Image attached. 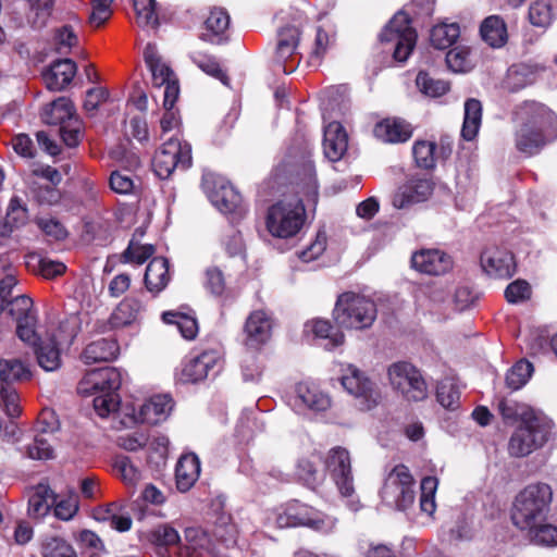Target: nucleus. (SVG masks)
Returning <instances> with one entry per match:
<instances>
[{"mask_svg":"<svg viewBox=\"0 0 557 557\" xmlns=\"http://www.w3.org/2000/svg\"><path fill=\"white\" fill-rule=\"evenodd\" d=\"M376 315V304L369 297L355 292L339 294L332 311L336 326L347 331L370 329Z\"/></svg>","mask_w":557,"mask_h":557,"instance_id":"obj_1","label":"nucleus"},{"mask_svg":"<svg viewBox=\"0 0 557 557\" xmlns=\"http://www.w3.org/2000/svg\"><path fill=\"white\" fill-rule=\"evenodd\" d=\"M554 422L542 412L520 423L508 442V454L515 458L527 457L542 448L550 438Z\"/></svg>","mask_w":557,"mask_h":557,"instance_id":"obj_2","label":"nucleus"},{"mask_svg":"<svg viewBox=\"0 0 557 557\" xmlns=\"http://www.w3.org/2000/svg\"><path fill=\"white\" fill-rule=\"evenodd\" d=\"M552 499V490H521L510 511L513 525L524 531L536 522L545 521Z\"/></svg>","mask_w":557,"mask_h":557,"instance_id":"obj_3","label":"nucleus"},{"mask_svg":"<svg viewBox=\"0 0 557 557\" xmlns=\"http://www.w3.org/2000/svg\"><path fill=\"white\" fill-rule=\"evenodd\" d=\"M306 221L304 199L278 200L268 209L265 225L269 233L277 238L296 236Z\"/></svg>","mask_w":557,"mask_h":557,"instance_id":"obj_4","label":"nucleus"},{"mask_svg":"<svg viewBox=\"0 0 557 557\" xmlns=\"http://www.w3.org/2000/svg\"><path fill=\"white\" fill-rule=\"evenodd\" d=\"M410 16L404 12H397L380 34L382 44H392L393 58L397 62H405L412 53L418 34L411 26Z\"/></svg>","mask_w":557,"mask_h":557,"instance_id":"obj_5","label":"nucleus"},{"mask_svg":"<svg viewBox=\"0 0 557 557\" xmlns=\"http://www.w3.org/2000/svg\"><path fill=\"white\" fill-rule=\"evenodd\" d=\"M341 384L354 397L355 406L361 411L376 408L382 400L377 384L354 364H348L344 370Z\"/></svg>","mask_w":557,"mask_h":557,"instance_id":"obj_6","label":"nucleus"},{"mask_svg":"<svg viewBox=\"0 0 557 557\" xmlns=\"http://www.w3.org/2000/svg\"><path fill=\"white\" fill-rule=\"evenodd\" d=\"M391 385L408 401H422L428 397V384L421 371L408 361L394 362L387 370Z\"/></svg>","mask_w":557,"mask_h":557,"instance_id":"obj_7","label":"nucleus"},{"mask_svg":"<svg viewBox=\"0 0 557 557\" xmlns=\"http://www.w3.org/2000/svg\"><path fill=\"white\" fill-rule=\"evenodd\" d=\"M193 163L191 146L178 138H170L154 153L152 170L161 178H169L176 169L187 170Z\"/></svg>","mask_w":557,"mask_h":557,"instance_id":"obj_8","label":"nucleus"},{"mask_svg":"<svg viewBox=\"0 0 557 557\" xmlns=\"http://www.w3.org/2000/svg\"><path fill=\"white\" fill-rule=\"evenodd\" d=\"M435 182L424 174L409 175L393 196V206L398 209L409 208L426 201L433 194Z\"/></svg>","mask_w":557,"mask_h":557,"instance_id":"obj_9","label":"nucleus"},{"mask_svg":"<svg viewBox=\"0 0 557 557\" xmlns=\"http://www.w3.org/2000/svg\"><path fill=\"white\" fill-rule=\"evenodd\" d=\"M482 271L490 277L509 280L517 273L515 255L499 246H486L480 253Z\"/></svg>","mask_w":557,"mask_h":557,"instance_id":"obj_10","label":"nucleus"},{"mask_svg":"<svg viewBox=\"0 0 557 557\" xmlns=\"http://www.w3.org/2000/svg\"><path fill=\"white\" fill-rule=\"evenodd\" d=\"M221 355L215 349H206L186 359L183 363L180 380L184 383H198L206 380L219 364Z\"/></svg>","mask_w":557,"mask_h":557,"instance_id":"obj_11","label":"nucleus"},{"mask_svg":"<svg viewBox=\"0 0 557 557\" xmlns=\"http://www.w3.org/2000/svg\"><path fill=\"white\" fill-rule=\"evenodd\" d=\"M272 319L263 310L252 311L244 325V345L259 351L272 336Z\"/></svg>","mask_w":557,"mask_h":557,"instance_id":"obj_12","label":"nucleus"},{"mask_svg":"<svg viewBox=\"0 0 557 557\" xmlns=\"http://www.w3.org/2000/svg\"><path fill=\"white\" fill-rule=\"evenodd\" d=\"M122 385L121 372L113 367H103L88 372L79 384L82 393H117Z\"/></svg>","mask_w":557,"mask_h":557,"instance_id":"obj_13","label":"nucleus"},{"mask_svg":"<svg viewBox=\"0 0 557 557\" xmlns=\"http://www.w3.org/2000/svg\"><path fill=\"white\" fill-rule=\"evenodd\" d=\"M451 257L440 249H421L411 257V267L428 275H443L453 269Z\"/></svg>","mask_w":557,"mask_h":557,"instance_id":"obj_14","label":"nucleus"},{"mask_svg":"<svg viewBox=\"0 0 557 557\" xmlns=\"http://www.w3.org/2000/svg\"><path fill=\"white\" fill-rule=\"evenodd\" d=\"M231 16L224 8L214 7L203 22L200 39L211 45H225L230 41Z\"/></svg>","mask_w":557,"mask_h":557,"instance_id":"obj_15","label":"nucleus"},{"mask_svg":"<svg viewBox=\"0 0 557 557\" xmlns=\"http://www.w3.org/2000/svg\"><path fill=\"white\" fill-rule=\"evenodd\" d=\"M174 408V400L168 394L153 395L139 407L135 413V421L150 425L160 424L170 417Z\"/></svg>","mask_w":557,"mask_h":557,"instance_id":"obj_16","label":"nucleus"},{"mask_svg":"<svg viewBox=\"0 0 557 557\" xmlns=\"http://www.w3.org/2000/svg\"><path fill=\"white\" fill-rule=\"evenodd\" d=\"M143 54L144 61L151 72L152 84L154 87L160 88L164 86L165 89L172 84H175L180 87L178 79L176 78L173 70L165 62H163L154 44H147Z\"/></svg>","mask_w":557,"mask_h":557,"instance_id":"obj_17","label":"nucleus"},{"mask_svg":"<svg viewBox=\"0 0 557 557\" xmlns=\"http://www.w3.org/2000/svg\"><path fill=\"white\" fill-rule=\"evenodd\" d=\"M413 128L401 117H385L373 128L375 138L386 144H403L412 137Z\"/></svg>","mask_w":557,"mask_h":557,"instance_id":"obj_18","label":"nucleus"},{"mask_svg":"<svg viewBox=\"0 0 557 557\" xmlns=\"http://www.w3.org/2000/svg\"><path fill=\"white\" fill-rule=\"evenodd\" d=\"M326 469L336 487H352L350 456L346 448L334 447L326 459Z\"/></svg>","mask_w":557,"mask_h":557,"instance_id":"obj_19","label":"nucleus"},{"mask_svg":"<svg viewBox=\"0 0 557 557\" xmlns=\"http://www.w3.org/2000/svg\"><path fill=\"white\" fill-rule=\"evenodd\" d=\"M77 65L72 59H58L42 73L49 90L61 91L73 81Z\"/></svg>","mask_w":557,"mask_h":557,"instance_id":"obj_20","label":"nucleus"},{"mask_svg":"<svg viewBox=\"0 0 557 557\" xmlns=\"http://www.w3.org/2000/svg\"><path fill=\"white\" fill-rule=\"evenodd\" d=\"M517 114L523 120L522 124L533 127L552 128L557 123V115L546 104L535 100H525L517 108Z\"/></svg>","mask_w":557,"mask_h":557,"instance_id":"obj_21","label":"nucleus"},{"mask_svg":"<svg viewBox=\"0 0 557 557\" xmlns=\"http://www.w3.org/2000/svg\"><path fill=\"white\" fill-rule=\"evenodd\" d=\"M348 148V135L339 122H331L324 127L323 150L325 157L332 161H339Z\"/></svg>","mask_w":557,"mask_h":557,"instance_id":"obj_22","label":"nucleus"},{"mask_svg":"<svg viewBox=\"0 0 557 557\" xmlns=\"http://www.w3.org/2000/svg\"><path fill=\"white\" fill-rule=\"evenodd\" d=\"M169 282V260L164 257L152 258L146 268L144 276L147 290L157 295L168 286Z\"/></svg>","mask_w":557,"mask_h":557,"instance_id":"obj_23","label":"nucleus"},{"mask_svg":"<svg viewBox=\"0 0 557 557\" xmlns=\"http://www.w3.org/2000/svg\"><path fill=\"white\" fill-rule=\"evenodd\" d=\"M119 344L112 338H100L89 343L82 352V360L86 364L109 362L119 355Z\"/></svg>","mask_w":557,"mask_h":557,"instance_id":"obj_24","label":"nucleus"},{"mask_svg":"<svg viewBox=\"0 0 557 557\" xmlns=\"http://www.w3.org/2000/svg\"><path fill=\"white\" fill-rule=\"evenodd\" d=\"M480 36L491 48H502L508 41L507 24L502 16L490 15L480 25Z\"/></svg>","mask_w":557,"mask_h":557,"instance_id":"obj_25","label":"nucleus"},{"mask_svg":"<svg viewBox=\"0 0 557 557\" xmlns=\"http://www.w3.org/2000/svg\"><path fill=\"white\" fill-rule=\"evenodd\" d=\"M201 472L199 457L195 453L183 454L175 467L176 487H194Z\"/></svg>","mask_w":557,"mask_h":557,"instance_id":"obj_26","label":"nucleus"},{"mask_svg":"<svg viewBox=\"0 0 557 557\" xmlns=\"http://www.w3.org/2000/svg\"><path fill=\"white\" fill-rule=\"evenodd\" d=\"M75 116L77 115L74 103L65 97L53 100L41 112L42 122L49 125L62 126Z\"/></svg>","mask_w":557,"mask_h":557,"instance_id":"obj_27","label":"nucleus"},{"mask_svg":"<svg viewBox=\"0 0 557 557\" xmlns=\"http://www.w3.org/2000/svg\"><path fill=\"white\" fill-rule=\"evenodd\" d=\"M185 540L186 544L177 547L175 556L169 557H202L210 548L209 535L199 528H187Z\"/></svg>","mask_w":557,"mask_h":557,"instance_id":"obj_28","label":"nucleus"},{"mask_svg":"<svg viewBox=\"0 0 557 557\" xmlns=\"http://www.w3.org/2000/svg\"><path fill=\"white\" fill-rule=\"evenodd\" d=\"M209 199L222 213H235L240 207L242 196L228 184L221 183L209 191Z\"/></svg>","mask_w":557,"mask_h":557,"instance_id":"obj_29","label":"nucleus"},{"mask_svg":"<svg viewBox=\"0 0 557 557\" xmlns=\"http://www.w3.org/2000/svg\"><path fill=\"white\" fill-rule=\"evenodd\" d=\"M143 309L140 300L135 297H125L113 310L109 318L112 329L128 326L137 321Z\"/></svg>","mask_w":557,"mask_h":557,"instance_id":"obj_30","label":"nucleus"},{"mask_svg":"<svg viewBox=\"0 0 557 557\" xmlns=\"http://www.w3.org/2000/svg\"><path fill=\"white\" fill-rule=\"evenodd\" d=\"M545 128L522 124L516 134V147L519 151L533 154L545 145Z\"/></svg>","mask_w":557,"mask_h":557,"instance_id":"obj_31","label":"nucleus"},{"mask_svg":"<svg viewBox=\"0 0 557 557\" xmlns=\"http://www.w3.org/2000/svg\"><path fill=\"white\" fill-rule=\"evenodd\" d=\"M498 411L506 424H515L518 421L524 423L528 419H532V417L541 413L527 404L508 398L499 400Z\"/></svg>","mask_w":557,"mask_h":557,"instance_id":"obj_32","label":"nucleus"},{"mask_svg":"<svg viewBox=\"0 0 557 557\" xmlns=\"http://www.w3.org/2000/svg\"><path fill=\"white\" fill-rule=\"evenodd\" d=\"M296 397L301 404L313 411H324L331 406L327 395L323 394L314 385L300 382L295 387Z\"/></svg>","mask_w":557,"mask_h":557,"instance_id":"obj_33","label":"nucleus"},{"mask_svg":"<svg viewBox=\"0 0 557 557\" xmlns=\"http://www.w3.org/2000/svg\"><path fill=\"white\" fill-rule=\"evenodd\" d=\"M152 544L161 557L175 556L180 543L178 532L170 525H160L151 532Z\"/></svg>","mask_w":557,"mask_h":557,"instance_id":"obj_34","label":"nucleus"},{"mask_svg":"<svg viewBox=\"0 0 557 557\" xmlns=\"http://www.w3.org/2000/svg\"><path fill=\"white\" fill-rule=\"evenodd\" d=\"M482 122V104L480 100L469 98L465 102V116L461 127V137L467 140H473L480 129Z\"/></svg>","mask_w":557,"mask_h":557,"instance_id":"obj_35","label":"nucleus"},{"mask_svg":"<svg viewBox=\"0 0 557 557\" xmlns=\"http://www.w3.org/2000/svg\"><path fill=\"white\" fill-rule=\"evenodd\" d=\"M300 32L296 26L287 25L282 27L278 32V39L276 46V59L286 72V65L284 64L288 59L293 58L295 49L299 42Z\"/></svg>","mask_w":557,"mask_h":557,"instance_id":"obj_36","label":"nucleus"},{"mask_svg":"<svg viewBox=\"0 0 557 557\" xmlns=\"http://www.w3.org/2000/svg\"><path fill=\"white\" fill-rule=\"evenodd\" d=\"M180 97V87L175 84L168 86L164 89L163 108L164 113L160 120L162 133H168L177 127L181 123V117L177 110H174V104Z\"/></svg>","mask_w":557,"mask_h":557,"instance_id":"obj_37","label":"nucleus"},{"mask_svg":"<svg viewBox=\"0 0 557 557\" xmlns=\"http://www.w3.org/2000/svg\"><path fill=\"white\" fill-rule=\"evenodd\" d=\"M32 376L28 367L20 359H0V382L13 386L15 383L29 380Z\"/></svg>","mask_w":557,"mask_h":557,"instance_id":"obj_38","label":"nucleus"},{"mask_svg":"<svg viewBox=\"0 0 557 557\" xmlns=\"http://www.w3.org/2000/svg\"><path fill=\"white\" fill-rule=\"evenodd\" d=\"M297 175L299 176V182H297V184H302L300 193L305 196L307 202L312 203L315 207L319 199V191L313 162L310 160H304L299 165Z\"/></svg>","mask_w":557,"mask_h":557,"instance_id":"obj_39","label":"nucleus"},{"mask_svg":"<svg viewBox=\"0 0 557 557\" xmlns=\"http://www.w3.org/2000/svg\"><path fill=\"white\" fill-rule=\"evenodd\" d=\"M38 364L45 371H54L61 366V354L54 339L40 341L34 346Z\"/></svg>","mask_w":557,"mask_h":557,"instance_id":"obj_40","label":"nucleus"},{"mask_svg":"<svg viewBox=\"0 0 557 557\" xmlns=\"http://www.w3.org/2000/svg\"><path fill=\"white\" fill-rule=\"evenodd\" d=\"M460 36V27L457 23H442L432 27L430 33L431 45L440 50L450 48Z\"/></svg>","mask_w":557,"mask_h":557,"instance_id":"obj_41","label":"nucleus"},{"mask_svg":"<svg viewBox=\"0 0 557 557\" xmlns=\"http://www.w3.org/2000/svg\"><path fill=\"white\" fill-rule=\"evenodd\" d=\"M529 541L537 546H557V525L548 522H536L530 529L524 530Z\"/></svg>","mask_w":557,"mask_h":557,"instance_id":"obj_42","label":"nucleus"},{"mask_svg":"<svg viewBox=\"0 0 557 557\" xmlns=\"http://www.w3.org/2000/svg\"><path fill=\"white\" fill-rule=\"evenodd\" d=\"M40 554L42 557H77V554L64 537L48 535L40 540Z\"/></svg>","mask_w":557,"mask_h":557,"instance_id":"obj_43","label":"nucleus"},{"mask_svg":"<svg viewBox=\"0 0 557 557\" xmlns=\"http://www.w3.org/2000/svg\"><path fill=\"white\" fill-rule=\"evenodd\" d=\"M311 331L318 338L329 339L331 348L342 346L345 343L343 329H338L336 324H332L326 319H314L310 323Z\"/></svg>","mask_w":557,"mask_h":557,"instance_id":"obj_44","label":"nucleus"},{"mask_svg":"<svg viewBox=\"0 0 557 557\" xmlns=\"http://www.w3.org/2000/svg\"><path fill=\"white\" fill-rule=\"evenodd\" d=\"M112 473L125 485L135 486L139 482L140 471L128 456L119 455L113 459Z\"/></svg>","mask_w":557,"mask_h":557,"instance_id":"obj_45","label":"nucleus"},{"mask_svg":"<svg viewBox=\"0 0 557 557\" xmlns=\"http://www.w3.org/2000/svg\"><path fill=\"white\" fill-rule=\"evenodd\" d=\"M534 371L533 364L527 359L518 360L506 373L505 382L511 391H518L530 380Z\"/></svg>","mask_w":557,"mask_h":557,"instance_id":"obj_46","label":"nucleus"},{"mask_svg":"<svg viewBox=\"0 0 557 557\" xmlns=\"http://www.w3.org/2000/svg\"><path fill=\"white\" fill-rule=\"evenodd\" d=\"M162 320L168 324H175L185 339H194L198 334L196 318L175 311L162 313Z\"/></svg>","mask_w":557,"mask_h":557,"instance_id":"obj_47","label":"nucleus"},{"mask_svg":"<svg viewBox=\"0 0 557 557\" xmlns=\"http://www.w3.org/2000/svg\"><path fill=\"white\" fill-rule=\"evenodd\" d=\"M29 5L28 21L33 28L41 29L47 26L54 8V0H25Z\"/></svg>","mask_w":557,"mask_h":557,"instance_id":"obj_48","label":"nucleus"},{"mask_svg":"<svg viewBox=\"0 0 557 557\" xmlns=\"http://www.w3.org/2000/svg\"><path fill=\"white\" fill-rule=\"evenodd\" d=\"M418 89L431 98L442 97L450 89L448 82L433 78L428 72L420 71L416 77Z\"/></svg>","mask_w":557,"mask_h":557,"instance_id":"obj_49","label":"nucleus"},{"mask_svg":"<svg viewBox=\"0 0 557 557\" xmlns=\"http://www.w3.org/2000/svg\"><path fill=\"white\" fill-rule=\"evenodd\" d=\"M52 492V490H40L29 497L28 515L32 518L39 519L47 516L55 504V496Z\"/></svg>","mask_w":557,"mask_h":557,"instance_id":"obj_50","label":"nucleus"},{"mask_svg":"<svg viewBox=\"0 0 557 557\" xmlns=\"http://www.w3.org/2000/svg\"><path fill=\"white\" fill-rule=\"evenodd\" d=\"M53 435L36 433L33 443L27 445L26 455L30 459L48 460L54 457Z\"/></svg>","mask_w":557,"mask_h":557,"instance_id":"obj_51","label":"nucleus"},{"mask_svg":"<svg viewBox=\"0 0 557 557\" xmlns=\"http://www.w3.org/2000/svg\"><path fill=\"white\" fill-rule=\"evenodd\" d=\"M136 22L141 27L157 28L159 18L156 12V0H133Z\"/></svg>","mask_w":557,"mask_h":557,"instance_id":"obj_52","label":"nucleus"},{"mask_svg":"<svg viewBox=\"0 0 557 557\" xmlns=\"http://www.w3.org/2000/svg\"><path fill=\"white\" fill-rule=\"evenodd\" d=\"M436 144L429 140H417L412 147V154L416 164L424 170H431L435 166Z\"/></svg>","mask_w":557,"mask_h":557,"instance_id":"obj_53","label":"nucleus"},{"mask_svg":"<svg viewBox=\"0 0 557 557\" xmlns=\"http://www.w3.org/2000/svg\"><path fill=\"white\" fill-rule=\"evenodd\" d=\"M191 60L202 72L219 79L223 84H227L228 76L221 69V65L214 55L198 52L191 57Z\"/></svg>","mask_w":557,"mask_h":557,"instance_id":"obj_54","label":"nucleus"},{"mask_svg":"<svg viewBox=\"0 0 557 557\" xmlns=\"http://www.w3.org/2000/svg\"><path fill=\"white\" fill-rule=\"evenodd\" d=\"M529 21L533 26L547 27L554 20L552 4L545 0H535L529 8Z\"/></svg>","mask_w":557,"mask_h":557,"instance_id":"obj_55","label":"nucleus"},{"mask_svg":"<svg viewBox=\"0 0 557 557\" xmlns=\"http://www.w3.org/2000/svg\"><path fill=\"white\" fill-rule=\"evenodd\" d=\"M504 297L510 305L525 302L532 297V287L527 280L517 278L507 285Z\"/></svg>","mask_w":557,"mask_h":557,"instance_id":"obj_56","label":"nucleus"},{"mask_svg":"<svg viewBox=\"0 0 557 557\" xmlns=\"http://www.w3.org/2000/svg\"><path fill=\"white\" fill-rule=\"evenodd\" d=\"M460 392L449 380L441 381L436 387V399L446 409L455 410L459 406Z\"/></svg>","mask_w":557,"mask_h":557,"instance_id":"obj_57","label":"nucleus"},{"mask_svg":"<svg viewBox=\"0 0 557 557\" xmlns=\"http://www.w3.org/2000/svg\"><path fill=\"white\" fill-rule=\"evenodd\" d=\"M381 498L389 507L406 510L413 504V490H382Z\"/></svg>","mask_w":557,"mask_h":557,"instance_id":"obj_58","label":"nucleus"},{"mask_svg":"<svg viewBox=\"0 0 557 557\" xmlns=\"http://www.w3.org/2000/svg\"><path fill=\"white\" fill-rule=\"evenodd\" d=\"M16 322L22 320L26 315L35 314L36 311L33 308V300L26 295L13 296L5 307V311Z\"/></svg>","mask_w":557,"mask_h":557,"instance_id":"obj_59","label":"nucleus"},{"mask_svg":"<svg viewBox=\"0 0 557 557\" xmlns=\"http://www.w3.org/2000/svg\"><path fill=\"white\" fill-rule=\"evenodd\" d=\"M296 476L300 483L307 485V487H315L321 483L323 473H320L315 465L307 458H302L298 461L296 469Z\"/></svg>","mask_w":557,"mask_h":557,"instance_id":"obj_60","label":"nucleus"},{"mask_svg":"<svg viewBox=\"0 0 557 557\" xmlns=\"http://www.w3.org/2000/svg\"><path fill=\"white\" fill-rule=\"evenodd\" d=\"M37 314L26 315L16 322V335L21 341L32 345L38 344L41 338L36 332Z\"/></svg>","mask_w":557,"mask_h":557,"instance_id":"obj_61","label":"nucleus"},{"mask_svg":"<svg viewBox=\"0 0 557 557\" xmlns=\"http://www.w3.org/2000/svg\"><path fill=\"white\" fill-rule=\"evenodd\" d=\"M154 251L153 245H135L134 242L131 240L127 248L122 253L123 262L143 264L152 257Z\"/></svg>","mask_w":557,"mask_h":557,"instance_id":"obj_62","label":"nucleus"},{"mask_svg":"<svg viewBox=\"0 0 557 557\" xmlns=\"http://www.w3.org/2000/svg\"><path fill=\"white\" fill-rule=\"evenodd\" d=\"M34 199L44 206H52L59 202L61 198L60 190L54 185L34 183L32 186Z\"/></svg>","mask_w":557,"mask_h":557,"instance_id":"obj_63","label":"nucleus"},{"mask_svg":"<svg viewBox=\"0 0 557 557\" xmlns=\"http://www.w3.org/2000/svg\"><path fill=\"white\" fill-rule=\"evenodd\" d=\"M94 408L97 414L106 418L110 412L117 410L120 405V396L117 393H99L94 398Z\"/></svg>","mask_w":557,"mask_h":557,"instance_id":"obj_64","label":"nucleus"}]
</instances>
